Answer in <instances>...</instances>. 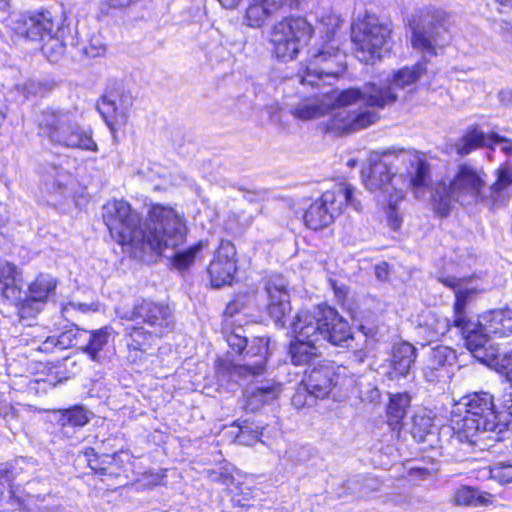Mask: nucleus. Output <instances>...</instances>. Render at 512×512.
<instances>
[{
  "instance_id": "f257e3e1",
  "label": "nucleus",
  "mask_w": 512,
  "mask_h": 512,
  "mask_svg": "<svg viewBox=\"0 0 512 512\" xmlns=\"http://www.w3.org/2000/svg\"><path fill=\"white\" fill-rule=\"evenodd\" d=\"M103 219L111 237L135 256L174 249L184 242L187 232L183 216L162 204H152L142 224L128 202L113 200L104 206Z\"/></svg>"
},
{
  "instance_id": "f03ea898",
  "label": "nucleus",
  "mask_w": 512,
  "mask_h": 512,
  "mask_svg": "<svg viewBox=\"0 0 512 512\" xmlns=\"http://www.w3.org/2000/svg\"><path fill=\"white\" fill-rule=\"evenodd\" d=\"M361 175L368 190L380 192L386 198L387 220L394 230L402 224L397 204L403 200L404 191L411 189L415 197L422 198L431 180L430 165L424 154L409 150L371 153L369 166L362 169Z\"/></svg>"
},
{
  "instance_id": "7ed1b4c3",
  "label": "nucleus",
  "mask_w": 512,
  "mask_h": 512,
  "mask_svg": "<svg viewBox=\"0 0 512 512\" xmlns=\"http://www.w3.org/2000/svg\"><path fill=\"white\" fill-rule=\"evenodd\" d=\"M496 180L486 185V173L467 163L458 169L449 185L439 183L432 190L431 202L434 211L446 217L452 210L453 203L461 205L482 204L490 211H497L508 205L512 186V166L509 162L502 164L495 172Z\"/></svg>"
},
{
  "instance_id": "20e7f679",
  "label": "nucleus",
  "mask_w": 512,
  "mask_h": 512,
  "mask_svg": "<svg viewBox=\"0 0 512 512\" xmlns=\"http://www.w3.org/2000/svg\"><path fill=\"white\" fill-rule=\"evenodd\" d=\"M450 445L468 452L482 434L487 439L501 441L508 432V424L499 420L494 411L493 397L486 392L463 397L451 411Z\"/></svg>"
},
{
  "instance_id": "39448f33",
  "label": "nucleus",
  "mask_w": 512,
  "mask_h": 512,
  "mask_svg": "<svg viewBox=\"0 0 512 512\" xmlns=\"http://www.w3.org/2000/svg\"><path fill=\"white\" fill-rule=\"evenodd\" d=\"M442 282L452 288L455 293L454 325L460 330L468 350L478 361L495 369L499 365L502 355L499 354L497 347L489 343L487 335L479 332V324L473 323L466 312L467 304L472 297L484 289L475 283L476 279L474 278L449 276Z\"/></svg>"
},
{
  "instance_id": "423d86ee",
  "label": "nucleus",
  "mask_w": 512,
  "mask_h": 512,
  "mask_svg": "<svg viewBox=\"0 0 512 512\" xmlns=\"http://www.w3.org/2000/svg\"><path fill=\"white\" fill-rule=\"evenodd\" d=\"M426 66L418 62L410 67H403L393 73L392 78L385 85H377L374 82L366 83L362 88H349L341 94L339 101L349 104L361 100L367 101L369 106L384 108L395 103L403 94L415 90L417 81L425 74Z\"/></svg>"
},
{
  "instance_id": "0eeeda50",
  "label": "nucleus",
  "mask_w": 512,
  "mask_h": 512,
  "mask_svg": "<svg viewBox=\"0 0 512 512\" xmlns=\"http://www.w3.org/2000/svg\"><path fill=\"white\" fill-rule=\"evenodd\" d=\"M292 331L296 339L319 345L327 341L340 346L351 338L348 322L335 309L328 306L300 311L292 323Z\"/></svg>"
},
{
  "instance_id": "6e6552de",
  "label": "nucleus",
  "mask_w": 512,
  "mask_h": 512,
  "mask_svg": "<svg viewBox=\"0 0 512 512\" xmlns=\"http://www.w3.org/2000/svg\"><path fill=\"white\" fill-rule=\"evenodd\" d=\"M38 127L52 144L70 149L97 150L91 133L83 129L76 121L75 115L67 110H43L38 118Z\"/></svg>"
},
{
  "instance_id": "1a4fd4ad",
  "label": "nucleus",
  "mask_w": 512,
  "mask_h": 512,
  "mask_svg": "<svg viewBox=\"0 0 512 512\" xmlns=\"http://www.w3.org/2000/svg\"><path fill=\"white\" fill-rule=\"evenodd\" d=\"M447 15L444 10L426 7L410 21L412 47L429 56L437 54L449 41L446 28Z\"/></svg>"
},
{
  "instance_id": "9d476101",
  "label": "nucleus",
  "mask_w": 512,
  "mask_h": 512,
  "mask_svg": "<svg viewBox=\"0 0 512 512\" xmlns=\"http://www.w3.org/2000/svg\"><path fill=\"white\" fill-rule=\"evenodd\" d=\"M348 205L357 211L361 209L360 202L354 198V188L348 183H338L309 206L303 216L304 223L313 230L327 227Z\"/></svg>"
},
{
  "instance_id": "9b49d317",
  "label": "nucleus",
  "mask_w": 512,
  "mask_h": 512,
  "mask_svg": "<svg viewBox=\"0 0 512 512\" xmlns=\"http://www.w3.org/2000/svg\"><path fill=\"white\" fill-rule=\"evenodd\" d=\"M312 25L302 17H288L276 23L270 32L272 54L281 62L294 60L313 34Z\"/></svg>"
},
{
  "instance_id": "f8f14e48",
  "label": "nucleus",
  "mask_w": 512,
  "mask_h": 512,
  "mask_svg": "<svg viewBox=\"0 0 512 512\" xmlns=\"http://www.w3.org/2000/svg\"><path fill=\"white\" fill-rule=\"evenodd\" d=\"M344 91L334 93L331 96L334 100V106L331 110L330 118L325 123L326 132L335 135L364 129L375 123L378 119L377 112L373 110L376 106H369L365 100L349 104L341 103L339 98Z\"/></svg>"
},
{
  "instance_id": "ddd939ff",
  "label": "nucleus",
  "mask_w": 512,
  "mask_h": 512,
  "mask_svg": "<svg viewBox=\"0 0 512 512\" xmlns=\"http://www.w3.org/2000/svg\"><path fill=\"white\" fill-rule=\"evenodd\" d=\"M392 29L388 23L381 22L375 15H365L351 26L352 41L356 46L358 58L366 63L381 57Z\"/></svg>"
},
{
  "instance_id": "4468645a",
  "label": "nucleus",
  "mask_w": 512,
  "mask_h": 512,
  "mask_svg": "<svg viewBox=\"0 0 512 512\" xmlns=\"http://www.w3.org/2000/svg\"><path fill=\"white\" fill-rule=\"evenodd\" d=\"M119 317L127 321L141 320L147 324L156 336H162L172 330L174 317L171 308L147 299L135 302L131 309L118 311Z\"/></svg>"
},
{
  "instance_id": "2eb2a0df",
  "label": "nucleus",
  "mask_w": 512,
  "mask_h": 512,
  "mask_svg": "<svg viewBox=\"0 0 512 512\" xmlns=\"http://www.w3.org/2000/svg\"><path fill=\"white\" fill-rule=\"evenodd\" d=\"M244 353V364H234L220 360L217 366L218 373H228L231 377L245 378L263 373L268 354V341L264 338H253L248 341Z\"/></svg>"
},
{
  "instance_id": "dca6fc26",
  "label": "nucleus",
  "mask_w": 512,
  "mask_h": 512,
  "mask_svg": "<svg viewBox=\"0 0 512 512\" xmlns=\"http://www.w3.org/2000/svg\"><path fill=\"white\" fill-rule=\"evenodd\" d=\"M310 59L304 74L299 75L300 83L319 86L318 81L323 77H336L341 69V55L338 48L327 44L321 49L309 51Z\"/></svg>"
},
{
  "instance_id": "f3484780",
  "label": "nucleus",
  "mask_w": 512,
  "mask_h": 512,
  "mask_svg": "<svg viewBox=\"0 0 512 512\" xmlns=\"http://www.w3.org/2000/svg\"><path fill=\"white\" fill-rule=\"evenodd\" d=\"M308 391L315 399H324L337 386H348L353 379L347 378L345 367H335L332 364H323L313 368L304 380Z\"/></svg>"
},
{
  "instance_id": "a211bd4d",
  "label": "nucleus",
  "mask_w": 512,
  "mask_h": 512,
  "mask_svg": "<svg viewBox=\"0 0 512 512\" xmlns=\"http://www.w3.org/2000/svg\"><path fill=\"white\" fill-rule=\"evenodd\" d=\"M225 9H235L242 0H218ZM302 0H250L244 23L252 28L262 27L266 20L284 8H296Z\"/></svg>"
},
{
  "instance_id": "6ab92c4d",
  "label": "nucleus",
  "mask_w": 512,
  "mask_h": 512,
  "mask_svg": "<svg viewBox=\"0 0 512 512\" xmlns=\"http://www.w3.org/2000/svg\"><path fill=\"white\" fill-rule=\"evenodd\" d=\"M133 105L131 94L119 91H110L102 96L98 102V110L112 131L115 127L127 123L129 111Z\"/></svg>"
},
{
  "instance_id": "aec40b11",
  "label": "nucleus",
  "mask_w": 512,
  "mask_h": 512,
  "mask_svg": "<svg viewBox=\"0 0 512 512\" xmlns=\"http://www.w3.org/2000/svg\"><path fill=\"white\" fill-rule=\"evenodd\" d=\"M236 267V249L232 242L221 240L213 260L208 267L211 283L214 287L231 284Z\"/></svg>"
},
{
  "instance_id": "412c9836",
  "label": "nucleus",
  "mask_w": 512,
  "mask_h": 512,
  "mask_svg": "<svg viewBox=\"0 0 512 512\" xmlns=\"http://www.w3.org/2000/svg\"><path fill=\"white\" fill-rule=\"evenodd\" d=\"M287 286L286 279L280 275L271 276L265 285L268 297V314L276 323L281 325H283L282 320L291 311Z\"/></svg>"
},
{
  "instance_id": "4be33fe9",
  "label": "nucleus",
  "mask_w": 512,
  "mask_h": 512,
  "mask_svg": "<svg viewBox=\"0 0 512 512\" xmlns=\"http://www.w3.org/2000/svg\"><path fill=\"white\" fill-rule=\"evenodd\" d=\"M454 350L438 345L431 348L424 360L422 374L426 381L437 382L448 376V366L455 360Z\"/></svg>"
},
{
  "instance_id": "5701e85b",
  "label": "nucleus",
  "mask_w": 512,
  "mask_h": 512,
  "mask_svg": "<svg viewBox=\"0 0 512 512\" xmlns=\"http://www.w3.org/2000/svg\"><path fill=\"white\" fill-rule=\"evenodd\" d=\"M57 415L56 420L60 426L59 433L68 440H79L77 432L79 429L87 425L93 413L84 406L75 405L68 409H59L54 411Z\"/></svg>"
},
{
  "instance_id": "b1692460",
  "label": "nucleus",
  "mask_w": 512,
  "mask_h": 512,
  "mask_svg": "<svg viewBox=\"0 0 512 512\" xmlns=\"http://www.w3.org/2000/svg\"><path fill=\"white\" fill-rule=\"evenodd\" d=\"M472 321L479 324V332L485 333L487 337L494 335L503 338L512 334V309L510 308L490 311Z\"/></svg>"
},
{
  "instance_id": "393cba45",
  "label": "nucleus",
  "mask_w": 512,
  "mask_h": 512,
  "mask_svg": "<svg viewBox=\"0 0 512 512\" xmlns=\"http://www.w3.org/2000/svg\"><path fill=\"white\" fill-rule=\"evenodd\" d=\"M57 25L49 10L31 11L24 16L23 34L31 41H43Z\"/></svg>"
},
{
  "instance_id": "a878e982",
  "label": "nucleus",
  "mask_w": 512,
  "mask_h": 512,
  "mask_svg": "<svg viewBox=\"0 0 512 512\" xmlns=\"http://www.w3.org/2000/svg\"><path fill=\"white\" fill-rule=\"evenodd\" d=\"M113 333V328L110 326H104L100 329L93 330H82L80 338L83 343L81 349L83 353L87 354L88 357L95 362H102L104 359L103 350L107 346Z\"/></svg>"
},
{
  "instance_id": "bb28decb",
  "label": "nucleus",
  "mask_w": 512,
  "mask_h": 512,
  "mask_svg": "<svg viewBox=\"0 0 512 512\" xmlns=\"http://www.w3.org/2000/svg\"><path fill=\"white\" fill-rule=\"evenodd\" d=\"M124 335L127 338L128 359L137 362L141 356L152 346L156 336L154 330H146L144 327L128 326Z\"/></svg>"
},
{
  "instance_id": "cd10ccee",
  "label": "nucleus",
  "mask_w": 512,
  "mask_h": 512,
  "mask_svg": "<svg viewBox=\"0 0 512 512\" xmlns=\"http://www.w3.org/2000/svg\"><path fill=\"white\" fill-rule=\"evenodd\" d=\"M451 502L457 506L486 507L493 505L494 496L470 486H460L452 494Z\"/></svg>"
},
{
  "instance_id": "c85d7f7f",
  "label": "nucleus",
  "mask_w": 512,
  "mask_h": 512,
  "mask_svg": "<svg viewBox=\"0 0 512 512\" xmlns=\"http://www.w3.org/2000/svg\"><path fill=\"white\" fill-rule=\"evenodd\" d=\"M416 348L408 343L402 342L393 347L391 365L393 372L405 377L409 374L416 360Z\"/></svg>"
},
{
  "instance_id": "c756f323",
  "label": "nucleus",
  "mask_w": 512,
  "mask_h": 512,
  "mask_svg": "<svg viewBox=\"0 0 512 512\" xmlns=\"http://www.w3.org/2000/svg\"><path fill=\"white\" fill-rule=\"evenodd\" d=\"M411 397L408 393L391 394L387 407V422L393 430H397L401 426V422L406 416L410 406Z\"/></svg>"
},
{
  "instance_id": "7c9ffc66",
  "label": "nucleus",
  "mask_w": 512,
  "mask_h": 512,
  "mask_svg": "<svg viewBox=\"0 0 512 512\" xmlns=\"http://www.w3.org/2000/svg\"><path fill=\"white\" fill-rule=\"evenodd\" d=\"M320 345L311 341H302L296 339L291 341L289 346V356L292 364L306 365L320 355Z\"/></svg>"
},
{
  "instance_id": "2f4dec72",
  "label": "nucleus",
  "mask_w": 512,
  "mask_h": 512,
  "mask_svg": "<svg viewBox=\"0 0 512 512\" xmlns=\"http://www.w3.org/2000/svg\"><path fill=\"white\" fill-rule=\"evenodd\" d=\"M491 143L490 135L486 136L480 129L472 128L454 144V149L458 155L465 156L483 145L491 147Z\"/></svg>"
},
{
  "instance_id": "473e14b6",
  "label": "nucleus",
  "mask_w": 512,
  "mask_h": 512,
  "mask_svg": "<svg viewBox=\"0 0 512 512\" xmlns=\"http://www.w3.org/2000/svg\"><path fill=\"white\" fill-rule=\"evenodd\" d=\"M83 329L76 327L62 332L57 338L48 337L40 346L39 350L42 352H52L54 348L58 347L60 350L73 347L82 342L80 333Z\"/></svg>"
},
{
  "instance_id": "72a5a7b5",
  "label": "nucleus",
  "mask_w": 512,
  "mask_h": 512,
  "mask_svg": "<svg viewBox=\"0 0 512 512\" xmlns=\"http://www.w3.org/2000/svg\"><path fill=\"white\" fill-rule=\"evenodd\" d=\"M330 106L324 100L306 101L291 109L292 115L300 120H313L326 114Z\"/></svg>"
},
{
  "instance_id": "f704fd0d",
  "label": "nucleus",
  "mask_w": 512,
  "mask_h": 512,
  "mask_svg": "<svg viewBox=\"0 0 512 512\" xmlns=\"http://www.w3.org/2000/svg\"><path fill=\"white\" fill-rule=\"evenodd\" d=\"M56 279L49 274H39L29 285V296L34 301H45L56 289Z\"/></svg>"
},
{
  "instance_id": "c9c22d12",
  "label": "nucleus",
  "mask_w": 512,
  "mask_h": 512,
  "mask_svg": "<svg viewBox=\"0 0 512 512\" xmlns=\"http://www.w3.org/2000/svg\"><path fill=\"white\" fill-rule=\"evenodd\" d=\"M436 430L432 417L425 412L413 416L411 434L417 442H426L429 437H435Z\"/></svg>"
},
{
  "instance_id": "e433bc0d",
  "label": "nucleus",
  "mask_w": 512,
  "mask_h": 512,
  "mask_svg": "<svg viewBox=\"0 0 512 512\" xmlns=\"http://www.w3.org/2000/svg\"><path fill=\"white\" fill-rule=\"evenodd\" d=\"M42 52L50 62H58L64 55L66 45L59 33H50L43 41Z\"/></svg>"
},
{
  "instance_id": "4c0bfd02",
  "label": "nucleus",
  "mask_w": 512,
  "mask_h": 512,
  "mask_svg": "<svg viewBox=\"0 0 512 512\" xmlns=\"http://www.w3.org/2000/svg\"><path fill=\"white\" fill-rule=\"evenodd\" d=\"M281 391L282 385L280 383L268 380L254 388L251 398L262 403H270L279 397Z\"/></svg>"
},
{
  "instance_id": "58836bf2",
  "label": "nucleus",
  "mask_w": 512,
  "mask_h": 512,
  "mask_svg": "<svg viewBox=\"0 0 512 512\" xmlns=\"http://www.w3.org/2000/svg\"><path fill=\"white\" fill-rule=\"evenodd\" d=\"M205 244L200 241L187 250L177 252L174 255V265L178 269L189 267L195 260L196 255L203 249Z\"/></svg>"
},
{
  "instance_id": "ea45409f",
  "label": "nucleus",
  "mask_w": 512,
  "mask_h": 512,
  "mask_svg": "<svg viewBox=\"0 0 512 512\" xmlns=\"http://www.w3.org/2000/svg\"><path fill=\"white\" fill-rule=\"evenodd\" d=\"M490 477L500 484L512 483V464L499 462L490 467Z\"/></svg>"
},
{
  "instance_id": "a19ab883",
  "label": "nucleus",
  "mask_w": 512,
  "mask_h": 512,
  "mask_svg": "<svg viewBox=\"0 0 512 512\" xmlns=\"http://www.w3.org/2000/svg\"><path fill=\"white\" fill-rule=\"evenodd\" d=\"M315 397L308 391V386L303 381L297 388L291 398L293 406L300 409L304 406H311L314 403Z\"/></svg>"
},
{
  "instance_id": "79ce46f5",
  "label": "nucleus",
  "mask_w": 512,
  "mask_h": 512,
  "mask_svg": "<svg viewBox=\"0 0 512 512\" xmlns=\"http://www.w3.org/2000/svg\"><path fill=\"white\" fill-rule=\"evenodd\" d=\"M16 279L17 276H14L6 282L0 283V295L14 303L22 300V291L16 285Z\"/></svg>"
},
{
  "instance_id": "37998d69",
  "label": "nucleus",
  "mask_w": 512,
  "mask_h": 512,
  "mask_svg": "<svg viewBox=\"0 0 512 512\" xmlns=\"http://www.w3.org/2000/svg\"><path fill=\"white\" fill-rule=\"evenodd\" d=\"M228 345L238 354H243L248 344V340L245 336L237 332H232L227 336Z\"/></svg>"
},
{
  "instance_id": "c03bdc74",
  "label": "nucleus",
  "mask_w": 512,
  "mask_h": 512,
  "mask_svg": "<svg viewBox=\"0 0 512 512\" xmlns=\"http://www.w3.org/2000/svg\"><path fill=\"white\" fill-rule=\"evenodd\" d=\"M17 90L21 92L24 98H29L30 96H36L40 94L43 90V86L34 80H28L23 84L17 85Z\"/></svg>"
},
{
  "instance_id": "a18cd8bd",
  "label": "nucleus",
  "mask_w": 512,
  "mask_h": 512,
  "mask_svg": "<svg viewBox=\"0 0 512 512\" xmlns=\"http://www.w3.org/2000/svg\"><path fill=\"white\" fill-rule=\"evenodd\" d=\"M495 370L504 374L507 380L512 382V351L501 356L499 365L496 366Z\"/></svg>"
},
{
  "instance_id": "49530a36",
  "label": "nucleus",
  "mask_w": 512,
  "mask_h": 512,
  "mask_svg": "<svg viewBox=\"0 0 512 512\" xmlns=\"http://www.w3.org/2000/svg\"><path fill=\"white\" fill-rule=\"evenodd\" d=\"M454 325V321L450 322V320L446 317L435 318L434 322L430 324L431 329L434 331V336H443L445 335Z\"/></svg>"
},
{
  "instance_id": "de8ad7c7",
  "label": "nucleus",
  "mask_w": 512,
  "mask_h": 512,
  "mask_svg": "<svg viewBox=\"0 0 512 512\" xmlns=\"http://www.w3.org/2000/svg\"><path fill=\"white\" fill-rule=\"evenodd\" d=\"M105 51L106 47L99 38L91 39L89 45L84 48V53L92 58L103 55Z\"/></svg>"
},
{
  "instance_id": "09e8293b",
  "label": "nucleus",
  "mask_w": 512,
  "mask_h": 512,
  "mask_svg": "<svg viewBox=\"0 0 512 512\" xmlns=\"http://www.w3.org/2000/svg\"><path fill=\"white\" fill-rule=\"evenodd\" d=\"M17 276L16 266L5 260L0 259V283L8 281L9 279Z\"/></svg>"
},
{
  "instance_id": "8fccbe9b",
  "label": "nucleus",
  "mask_w": 512,
  "mask_h": 512,
  "mask_svg": "<svg viewBox=\"0 0 512 512\" xmlns=\"http://www.w3.org/2000/svg\"><path fill=\"white\" fill-rule=\"evenodd\" d=\"M490 138L494 144H501L500 149L503 153L512 156V139L499 136L496 133H491Z\"/></svg>"
},
{
  "instance_id": "3c124183",
  "label": "nucleus",
  "mask_w": 512,
  "mask_h": 512,
  "mask_svg": "<svg viewBox=\"0 0 512 512\" xmlns=\"http://www.w3.org/2000/svg\"><path fill=\"white\" fill-rule=\"evenodd\" d=\"M67 197H68V194H67L66 187L59 185L57 187V192L51 193L48 201L52 205L57 206V205L62 204L66 200Z\"/></svg>"
},
{
  "instance_id": "603ef678",
  "label": "nucleus",
  "mask_w": 512,
  "mask_h": 512,
  "mask_svg": "<svg viewBox=\"0 0 512 512\" xmlns=\"http://www.w3.org/2000/svg\"><path fill=\"white\" fill-rule=\"evenodd\" d=\"M16 477L14 468L11 465H4L0 468V483L10 484Z\"/></svg>"
},
{
  "instance_id": "864d4df0",
  "label": "nucleus",
  "mask_w": 512,
  "mask_h": 512,
  "mask_svg": "<svg viewBox=\"0 0 512 512\" xmlns=\"http://www.w3.org/2000/svg\"><path fill=\"white\" fill-rule=\"evenodd\" d=\"M257 212H258V209L255 210V213H248L246 215V212L245 211H242L239 215H238V218H239V223L244 226V227H248L250 226L253 221H254V218L256 217L257 215Z\"/></svg>"
},
{
  "instance_id": "5fc2aeb1",
  "label": "nucleus",
  "mask_w": 512,
  "mask_h": 512,
  "mask_svg": "<svg viewBox=\"0 0 512 512\" xmlns=\"http://www.w3.org/2000/svg\"><path fill=\"white\" fill-rule=\"evenodd\" d=\"M9 415H14L13 407H11L9 405L0 406V418H6Z\"/></svg>"
},
{
  "instance_id": "6e6d98bb",
  "label": "nucleus",
  "mask_w": 512,
  "mask_h": 512,
  "mask_svg": "<svg viewBox=\"0 0 512 512\" xmlns=\"http://www.w3.org/2000/svg\"><path fill=\"white\" fill-rule=\"evenodd\" d=\"M210 476H211V479H212L213 481H222V482H223V484H227V481L230 479V477H229V476H227V475H222V474L216 473V472H214V471H213V472H211Z\"/></svg>"
},
{
  "instance_id": "4d7b16f0",
  "label": "nucleus",
  "mask_w": 512,
  "mask_h": 512,
  "mask_svg": "<svg viewBox=\"0 0 512 512\" xmlns=\"http://www.w3.org/2000/svg\"><path fill=\"white\" fill-rule=\"evenodd\" d=\"M353 357L354 361L361 363L364 361L366 354L363 351L359 350L354 353Z\"/></svg>"
},
{
  "instance_id": "13d9d810",
  "label": "nucleus",
  "mask_w": 512,
  "mask_h": 512,
  "mask_svg": "<svg viewBox=\"0 0 512 512\" xmlns=\"http://www.w3.org/2000/svg\"><path fill=\"white\" fill-rule=\"evenodd\" d=\"M163 478H164V475H162V474L152 475V481L149 483L153 484V485H159L162 483Z\"/></svg>"
},
{
  "instance_id": "bf43d9fd",
  "label": "nucleus",
  "mask_w": 512,
  "mask_h": 512,
  "mask_svg": "<svg viewBox=\"0 0 512 512\" xmlns=\"http://www.w3.org/2000/svg\"><path fill=\"white\" fill-rule=\"evenodd\" d=\"M376 274L377 277L380 279L385 278L387 275L386 270L384 268H381L380 266L376 267Z\"/></svg>"
},
{
  "instance_id": "052dcab7",
  "label": "nucleus",
  "mask_w": 512,
  "mask_h": 512,
  "mask_svg": "<svg viewBox=\"0 0 512 512\" xmlns=\"http://www.w3.org/2000/svg\"><path fill=\"white\" fill-rule=\"evenodd\" d=\"M496 1L504 6H512V0H496Z\"/></svg>"
},
{
  "instance_id": "680f3d73",
  "label": "nucleus",
  "mask_w": 512,
  "mask_h": 512,
  "mask_svg": "<svg viewBox=\"0 0 512 512\" xmlns=\"http://www.w3.org/2000/svg\"><path fill=\"white\" fill-rule=\"evenodd\" d=\"M244 436H245V431H244V430H241V433H240V435L238 436V441H239L240 443H243V442H244V440H243V439H244Z\"/></svg>"
},
{
  "instance_id": "e2e57ef3",
  "label": "nucleus",
  "mask_w": 512,
  "mask_h": 512,
  "mask_svg": "<svg viewBox=\"0 0 512 512\" xmlns=\"http://www.w3.org/2000/svg\"><path fill=\"white\" fill-rule=\"evenodd\" d=\"M421 475H426L428 474V471L426 469H418L417 470Z\"/></svg>"
},
{
  "instance_id": "0e129e2a",
  "label": "nucleus",
  "mask_w": 512,
  "mask_h": 512,
  "mask_svg": "<svg viewBox=\"0 0 512 512\" xmlns=\"http://www.w3.org/2000/svg\"><path fill=\"white\" fill-rule=\"evenodd\" d=\"M348 165H349V166H354V165H355V161H354V160H350V161L348 162Z\"/></svg>"
},
{
  "instance_id": "69168bd1",
  "label": "nucleus",
  "mask_w": 512,
  "mask_h": 512,
  "mask_svg": "<svg viewBox=\"0 0 512 512\" xmlns=\"http://www.w3.org/2000/svg\"><path fill=\"white\" fill-rule=\"evenodd\" d=\"M255 433H256L255 434V439L258 440V437H259L260 434L258 433V431H256Z\"/></svg>"
},
{
  "instance_id": "338daca9",
  "label": "nucleus",
  "mask_w": 512,
  "mask_h": 512,
  "mask_svg": "<svg viewBox=\"0 0 512 512\" xmlns=\"http://www.w3.org/2000/svg\"><path fill=\"white\" fill-rule=\"evenodd\" d=\"M329 33H334V28H332L331 30H327V34Z\"/></svg>"
},
{
  "instance_id": "774afa93",
  "label": "nucleus",
  "mask_w": 512,
  "mask_h": 512,
  "mask_svg": "<svg viewBox=\"0 0 512 512\" xmlns=\"http://www.w3.org/2000/svg\"><path fill=\"white\" fill-rule=\"evenodd\" d=\"M335 20L337 21V23L335 24V26H337V25H338L339 18H335Z\"/></svg>"
}]
</instances>
